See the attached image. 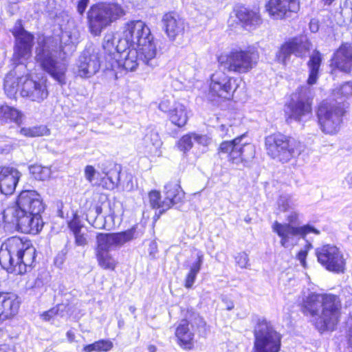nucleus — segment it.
<instances>
[{"instance_id":"obj_40","label":"nucleus","mask_w":352,"mask_h":352,"mask_svg":"<svg viewBox=\"0 0 352 352\" xmlns=\"http://www.w3.org/2000/svg\"><path fill=\"white\" fill-rule=\"evenodd\" d=\"M117 41V36L113 32H108L105 34L103 38L102 47L105 51L106 56L105 60H107V57H112L113 52L116 50L115 46Z\"/></svg>"},{"instance_id":"obj_53","label":"nucleus","mask_w":352,"mask_h":352,"mask_svg":"<svg viewBox=\"0 0 352 352\" xmlns=\"http://www.w3.org/2000/svg\"><path fill=\"white\" fill-rule=\"evenodd\" d=\"M193 140L199 144L207 146L210 143V139L205 135H199L192 133Z\"/></svg>"},{"instance_id":"obj_5","label":"nucleus","mask_w":352,"mask_h":352,"mask_svg":"<svg viewBox=\"0 0 352 352\" xmlns=\"http://www.w3.org/2000/svg\"><path fill=\"white\" fill-rule=\"evenodd\" d=\"M5 249L0 250V265L9 273L23 274L31 267L36 257V250L30 241L17 236L8 239Z\"/></svg>"},{"instance_id":"obj_63","label":"nucleus","mask_w":352,"mask_h":352,"mask_svg":"<svg viewBox=\"0 0 352 352\" xmlns=\"http://www.w3.org/2000/svg\"><path fill=\"white\" fill-rule=\"evenodd\" d=\"M66 336H67V339L70 342L74 341L75 339V334L72 330L68 331L66 333Z\"/></svg>"},{"instance_id":"obj_31","label":"nucleus","mask_w":352,"mask_h":352,"mask_svg":"<svg viewBox=\"0 0 352 352\" xmlns=\"http://www.w3.org/2000/svg\"><path fill=\"white\" fill-rule=\"evenodd\" d=\"M168 116L173 124L179 127H182L187 123L188 111L184 104L175 103L173 109L170 111Z\"/></svg>"},{"instance_id":"obj_50","label":"nucleus","mask_w":352,"mask_h":352,"mask_svg":"<svg viewBox=\"0 0 352 352\" xmlns=\"http://www.w3.org/2000/svg\"><path fill=\"white\" fill-rule=\"evenodd\" d=\"M58 311L59 309H47L43 312L40 317L44 321L54 323L55 317L58 314Z\"/></svg>"},{"instance_id":"obj_2","label":"nucleus","mask_w":352,"mask_h":352,"mask_svg":"<svg viewBox=\"0 0 352 352\" xmlns=\"http://www.w3.org/2000/svg\"><path fill=\"white\" fill-rule=\"evenodd\" d=\"M77 38H73L69 32L62 34L60 38L54 36L39 37L35 48V60L41 67L58 84L66 83L67 64L65 60V47L74 51Z\"/></svg>"},{"instance_id":"obj_18","label":"nucleus","mask_w":352,"mask_h":352,"mask_svg":"<svg viewBox=\"0 0 352 352\" xmlns=\"http://www.w3.org/2000/svg\"><path fill=\"white\" fill-rule=\"evenodd\" d=\"M76 65L78 76L89 78L94 76L101 66L98 50L91 47L85 50L79 56Z\"/></svg>"},{"instance_id":"obj_6","label":"nucleus","mask_w":352,"mask_h":352,"mask_svg":"<svg viewBox=\"0 0 352 352\" xmlns=\"http://www.w3.org/2000/svg\"><path fill=\"white\" fill-rule=\"evenodd\" d=\"M267 155L282 164L298 157L305 150L304 144L295 138L282 133H274L265 139Z\"/></svg>"},{"instance_id":"obj_34","label":"nucleus","mask_w":352,"mask_h":352,"mask_svg":"<svg viewBox=\"0 0 352 352\" xmlns=\"http://www.w3.org/2000/svg\"><path fill=\"white\" fill-rule=\"evenodd\" d=\"M321 299H322L321 294L306 289L302 291L299 302L302 308H319Z\"/></svg>"},{"instance_id":"obj_35","label":"nucleus","mask_w":352,"mask_h":352,"mask_svg":"<svg viewBox=\"0 0 352 352\" xmlns=\"http://www.w3.org/2000/svg\"><path fill=\"white\" fill-rule=\"evenodd\" d=\"M102 208L96 206L94 209H89L87 214V219L95 228L104 229L106 228L104 217L102 215Z\"/></svg>"},{"instance_id":"obj_48","label":"nucleus","mask_w":352,"mask_h":352,"mask_svg":"<svg viewBox=\"0 0 352 352\" xmlns=\"http://www.w3.org/2000/svg\"><path fill=\"white\" fill-rule=\"evenodd\" d=\"M340 14L345 21L352 22V2L346 1L340 7Z\"/></svg>"},{"instance_id":"obj_23","label":"nucleus","mask_w":352,"mask_h":352,"mask_svg":"<svg viewBox=\"0 0 352 352\" xmlns=\"http://www.w3.org/2000/svg\"><path fill=\"white\" fill-rule=\"evenodd\" d=\"M21 176V173L13 167L0 166V193L12 195Z\"/></svg>"},{"instance_id":"obj_29","label":"nucleus","mask_w":352,"mask_h":352,"mask_svg":"<svg viewBox=\"0 0 352 352\" xmlns=\"http://www.w3.org/2000/svg\"><path fill=\"white\" fill-rule=\"evenodd\" d=\"M23 120V113L19 109L8 105L0 106V124L13 122L21 125Z\"/></svg>"},{"instance_id":"obj_54","label":"nucleus","mask_w":352,"mask_h":352,"mask_svg":"<svg viewBox=\"0 0 352 352\" xmlns=\"http://www.w3.org/2000/svg\"><path fill=\"white\" fill-rule=\"evenodd\" d=\"M17 314V309H0V323Z\"/></svg>"},{"instance_id":"obj_13","label":"nucleus","mask_w":352,"mask_h":352,"mask_svg":"<svg viewBox=\"0 0 352 352\" xmlns=\"http://www.w3.org/2000/svg\"><path fill=\"white\" fill-rule=\"evenodd\" d=\"M238 87L237 78L228 76L221 70H217L210 76L208 97L211 100L217 98L230 100Z\"/></svg>"},{"instance_id":"obj_32","label":"nucleus","mask_w":352,"mask_h":352,"mask_svg":"<svg viewBox=\"0 0 352 352\" xmlns=\"http://www.w3.org/2000/svg\"><path fill=\"white\" fill-rule=\"evenodd\" d=\"M104 176L101 175L99 186L108 190H113L118 186L120 182V169L115 167L108 172L102 171Z\"/></svg>"},{"instance_id":"obj_17","label":"nucleus","mask_w":352,"mask_h":352,"mask_svg":"<svg viewBox=\"0 0 352 352\" xmlns=\"http://www.w3.org/2000/svg\"><path fill=\"white\" fill-rule=\"evenodd\" d=\"M137 238L136 228L116 233H99L96 236V248L98 251H107L120 247L124 243Z\"/></svg>"},{"instance_id":"obj_42","label":"nucleus","mask_w":352,"mask_h":352,"mask_svg":"<svg viewBox=\"0 0 352 352\" xmlns=\"http://www.w3.org/2000/svg\"><path fill=\"white\" fill-rule=\"evenodd\" d=\"M320 307L322 308H338L340 306V298L338 296L332 294H321Z\"/></svg>"},{"instance_id":"obj_16","label":"nucleus","mask_w":352,"mask_h":352,"mask_svg":"<svg viewBox=\"0 0 352 352\" xmlns=\"http://www.w3.org/2000/svg\"><path fill=\"white\" fill-rule=\"evenodd\" d=\"M318 261L328 271L342 273L346 261L342 251L336 245L327 244L316 250Z\"/></svg>"},{"instance_id":"obj_46","label":"nucleus","mask_w":352,"mask_h":352,"mask_svg":"<svg viewBox=\"0 0 352 352\" xmlns=\"http://www.w3.org/2000/svg\"><path fill=\"white\" fill-rule=\"evenodd\" d=\"M192 133L184 135L177 142L179 149L184 153L188 151L193 145Z\"/></svg>"},{"instance_id":"obj_30","label":"nucleus","mask_w":352,"mask_h":352,"mask_svg":"<svg viewBox=\"0 0 352 352\" xmlns=\"http://www.w3.org/2000/svg\"><path fill=\"white\" fill-rule=\"evenodd\" d=\"M144 142L146 152L153 156H160L162 153L160 148L162 142L158 133L151 130L144 137Z\"/></svg>"},{"instance_id":"obj_36","label":"nucleus","mask_w":352,"mask_h":352,"mask_svg":"<svg viewBox=\"0 0 352 352\" xmlns=\"http://www.w3.org/2000/svg\"><path fill=\"white\" fill-rule=\"evenodd\" d=\"M96 256L98 265L104 270H114L117 261L111 256V254L107 251H98L96 250Z\"/></svg>"},{"instance_id":"obj_44","label":"nucleus","mask_w":352,"mask_h":352,"mask_svg":"<svg viewBox=\"0 0 352 352\" xmlns=\"http://www.w3.org/2000/svg\"><path fill=\"white\" fill-rule=\"evenodd\" d=\"M85 177L92 186H98L101 174L94 166L88 165L85 168Z\"/></svg>"},{"instance_id":"obj_51","label":"nucleus","mask_w":352,"mask_h":352,"mask_svg":"<svg viewBox=\"0 0 352 352\" xmlns=\"http://www.w3.org/2000/svg\"><path fill=\"white\" fill-rule=\"evenodd\" d=\"M98 351H109L113 346V342L109 340H99L96 341Z\"/></svg>"},{"instance_id":"obj_61","label":"nucleus","mask_w":352,"mask_h":352,"mask_svg":"<svg viewBox=\"0 0 352 352\" xmlns=\"http://www.w3.org/2000/svg\"><path fill=\"white\" fill-rule=\"evenodd\" d=\"M83 351L85 352H91V351H98L96 342L91 344H87L83 347Z\"/></svg>"},{"instance_id":"obj_4","label":"nucleus","mask_w":352,"mask_h":352,"mask_svg":"<svg viewBox=\"0 0 352 352\" xmlns=\"http://www.w3.org/2000/svg\"><path fill=\"white\" fill-rule=\"evenodd\" d=\"M140 46V53L144 54L146 60H151L155 54V41L151 30L143 21H132L125 24L122 37L118 38L115 46L116 50L112 57H107V65L111 64L114 60L122 57V54L129 52L131 48Z\"/></svg>"},{"instance_id":"obj_57","label":"nucleus","mask_w":352,"mask_h":352,"mask_svg":"<svg viewBox=\"0 0 352 352\" xmlns=\"http://www.w3.org/2000/svg\"><path fill=\"white\" fill-rule=\"evenodd\" d=\"M170 101L168 100H162L159 104V109L165 113H168L170 114V111L172 110L170 109Z\"/></svg>"},{"instance_id":"obj_10","label":"nucleus","mask_w":352,"mask_h":352,"mask_svg":"<svg viewBox=\"0 0 352 352\" xmlns=\"http://www.w3.org/2000/svg\"><path fill=\"white\" fill-rule=\"evenodd\" d=\"M245 135L231 141L223 142L219 148V154H226L228 160L233 164L246 166L255 156V147L252 144L243 142Z\"/></svg>"},{"instance_id":"obj_12","label":"nucleus","mask_w":352,"mask_h":352,"mask_svg":"<svg viewBox=\"0 0 352 352\" xmlns=\"http://www.w3.org/2000/svg\"><path fill=\"white\" fill-rule=\"evenodd\" d=\"M344 109L340 103H322L317 111L318 123L322 131L326 134L337 133L341 126Z\"/></svg>"},{"instance_id":"obj_22","label":"nucleus","mask_w":352,"mask_h":352,"mask_svg":"<svg viewBox=\"0 0 352 352\" xmlns=\"http://www.w3.org/2000/svg\"><path fill=\"white\" fill-rule=\"evenodd\" d=\"M331 65L344 73L352 72V45L350 43L342 44L334 52Z\"/></svg>"},{"instance_id":"obj_60","label":"nucleus","mask_w":352,"mask_h":352,"mask_svg":"<svg viewBox=\"0 0 352 352\" xmlns=\"http://www.w3.org/2000/svg\"><path fill=\"white\" fill-rule=\"evenodd\" d=\"M234 128L232 125H228V126L226 128V132L221 133V136L222 138L224 137H232L234 134Z\"/></svg>"},{"instance_id":"obj_38","label":"nucleus","mask_w":352,"mask_h":352,"mask_svg":"<svg viewBox=\"0 0 352 352\" xmlns=\"http://www.w3.org/2000/svg\"><path fill=\"white\" fill-rule=\"evenodd\" d=\"M21 304L20 298L14 293H0V307L19 308Z\"/></svg>"},{"instance_id":"obj_26","label":"nucleus","mask_w":352,"mask_h":352,"mask_svg":"<svg viewBox=\"0 0 352 352\" xmlns=\"http://www.w3.org/2000/svg\"><path fill=\"white\" fill-rule=\"evenodd\" d=\"M194 260L186 265L188 272L185 278V287L191 288L195 282L197 274L199 273L204 261V254L202 251L195 249L192 253Z\"/></svg>"},{"instance_id":"obj_20","label":"nucleus","mask_w":352,"mask_h":352,"mask_svg":"<svg viewBox=\"0 0 352 352\" xmlns=\"http://www.w3.org/2000/svg\"><path fill=\"white\" fill-rule=\"evenodd\" d=\"M310 43L305 36L296 37L285 42L276 52V58L278 63L285 64L291 54L302 57L310 49Z\"/></svg>"},{"instance_id":"obj_41","label":"nucleus","mask_w":352,"mask_h":352,"mask_svg":"<svg viewBox=\"0 0 352 352\" xmlns=\"http://www.w3.org/2000/svg\"><path fill=\"white\" fill-rule=\"evenodd\" d=\"M29 169L30 173L37 180L44 181L50 177L51 169L49 167L35 164L30 166Z\"/></svg>"},{"instance_id":"obj_37","label":"nucleus","mask_w":352,"mask_h":352,"mask_svg":"<svg viewBox=\"0 0 352 352\" xmlns=\"http://www.w3.org/2000/svg\"><path fill=\"white\" fill-rule=\"evenodd\" d=\"M182 311H186V314H184L186 319L188 320L189 324H190L192 327L196 326L200 332L204 333L206 331V322L204 320L203 318L194 311V309H182Z\"/></svg>"},{"instance_id":"obj_19","label":"nucleus","mask_w":352,"mask_h":352,"mask_svg":"<svg viewBox=\"0 0 352 352\" xmlns=\"http://www.w3.org/2000/svg\"><path fill=\"white\" fill-rule=\"evenodd\" d=\"M305 314L313 318L316 328L320 333L333 331L339 321L340 309H302Z\"/></svg>"},{"instance_id":"obj_52","label":"nucleus","mask_w":352,"mask_h":352,"mask_svg":"<svg viewBox=\"0 0 352 352\" xmlns=\"http://www.w3.org/2000/svg\"><path fill=\"white\" fill-rule=\"evenodd\" d=\"M285 217L287 221V223H290V225L294 226V224L298 223L299 213L295 210L294 207L293 210H291L289 212H287Z\"/></svg>"},{"instance_id":"obj_14","label":"nucleus","mask_w":352,"mask_h":352,"mask_svg":"<svg viewBox=\"0 0 352 352\" xmlns=\"http://www.w3.org/2000/svg\"><path fill=\"white\" fill-rule=\"evenodd\" d=\"M157 48L156 44L155 43V54L152 59L146 60V57L144 54L140 53V46H137L135 48H131L126 54H122V57L118 60H114L111 62V64L106 65L107 69H110L116 72L117 69H124L126 71L133 72L136 69L138 66L142 62L144 65L154 68L157 65V61L156 59Z\"/></svg>"},{"instance_id":"obj_64","label":"nucleus","mask_w":352,"mask_h":352,"mask_svg":"<svg viewBox=\"0 0 352 352\" xmlns=\"http://www.w3.org/2000/svg\"><path fill=\"white\" fill-rule=\"evenodd\" d=\"M346 182L349 186V188L352 189V173L348 175L346 177Z\"/></svg>"},{"instance_id":"obj_11","label":"nucleus","mask_w":352,"mask_h":352,"mask_svg":"<svg viewBox=\"0 0 352 352\" xmlns=\"http://www.w3.org/2000/svg\"><path fill=\"white\" fill-rule=\"evenodd\" d=\"M272 231L280 238V244L285 248H292L298 244L299 240L304 239L309 233L320 234V232L314 226L307 224L295 226L290 223H282L274 221L272 226Z\"/></svg>"},{"instance_id":"obj_25","label":"nucleus","mask_w":352,"mask_h":352,"mask_svg":"<svg viewBox=\"0 0 352 352\" xmlns=\"http://www.w3.org/2000/svg\"><path fill=\"white\" fill-rule=\"evenodd\" d=\"M162 23L167 36L172 40L184 32V20L175 13L165 14L162 19Z\"/></svg>"},{"instance_id":"obj_47","label":"nucleus","mask_w":352,"mask_h":352,"mask_svg":"<svg viewBox=\"0 0 352 352\" xmlns=\"http://www.w3.org/2000/svg\"><path fill=\"white\" fill-rule=\"evenodd\" d=\"M335 96L348 98L352 96V82H346L334 90Z\"/></svg>"},{"instance_id":"obj_58","label":"nucleus","mask_w":352,"mask_h":352,"mask_svg":"<svg viewBox=\"0 0 352 352\" xmlns=\"http://www.w3.org/2000/svg\"><path fill=\"white\" fill-rule=\"evenodd\" d=\"M307 256V251L305 250H301L297 254V258L300 261V264L305 267L306 266V258Z\"/></svg>"},{"instance_id":"obj_3","label":"nucleus","mask_w":352,"mask_h":352,"mask_svg":"<svg viewBox=\"0 0 352 352\" xmlns=\"http://www.w3.org/2000/svg\"><path fill=\"white\" fill-rule=\"evenodd\" d=\"M45 205L40 194L35 190L21 192L16 201L3 212V221L23 233L36 234L43 228L41 213Z\"/></svg>"},{"instance_id":"obj_49","label":"nucleus","mask_w":352,"mask_h":352,"mask_svg":"<svg viewBox=\"0 0 352 352\" xmlns=\"http://www.w3.org/2000/svg\"><path fill=\"white\" fill-rule=\"evenodd\" d=\"M235 261L236 264L242 269L248 268L250 265L248 255L244 252L237 254L235 256Z\"/></svg>"},{"instance_id":"obj_28","label":"nucleus","mask_w":352,"mask_h":352,"mask_svg":"<svg viewBox=\"0 0 352 352\" xmlns=\"http://www.w3.org/2000/svg\"><path fill=\"white\" fill-rule=\"evenodd\" d=\"M165 196L162 206L167 210L173 205L182 201L184 197V192L178 184L170 182L165 186Z\"/></svg>"},{"instance_id":"obj_8","label":"nucleus","mask_w":352,"mask_h":352,"mask_svg":"<svg viewBox=\"0 0 352 352\" xmlns=\"http://www.w3.org/2000/svg\"><path fill=\"white\" fill-rule=\"evenodd\" d=\"M254 337L252 352L280 351L282 335L265 318H258L254 329Z\"/></svg>"},{"instance_id":"obj_7","label":"nucleus","mask_w":352,"mask_h":352,"mask_svg":"<svg viewBox=\"0 0 352 352\" xmlns=\"http://www.w3.org/2000/svg\"><path fill=\"white\" fill-rule=\"evenodd\" d=\"M126 11L118 3L102 2L93 5L87 12L89 29L94 36L101 32L113 23L124 16Z\"/></svg>"},{"instance_id":"obj_62","label":"nucleus","mask_w":352,"mask_h":352,"mask_svg":"<svg viewBox=\"0 0 352 352\" xmlns=\"http://www.w3.org/2000/svg\"><path fill=\"white\" fill-rule=\"evenodd\" d=\"M150 254H155L157 252V245L155 242H152L149 248Z\"/></svg>"},{"instance_id":"obj_33","label":"nucleus","mask_w":352,"mask_h":352,"mask_svg":"<svg viewBox=\"0 0 352 352\" xmlns=\"http://www.w3.org/2000/svg\"><path fill=\"white\" fill-rule=\"evenodd\" d=\"M322 62L321 54L319 52H314L310 56L307 63L309 68V78L307 84L313 85L316 83L318 78L319 69Z\"/></svg>"},{"instance_id":"obj_27","label":"nucleus","mask_w":352,"mask_h":352,"mask_svg":"<svg viewBox=\"0 0 352 352\" xmlns=\"http://www.w3.org/2000/svg\"><path fill=\"white\" fill-rule=\"evenodd\" d=\"M175 336L179 345L184 349H191L193 347L194 333L189 327L188 319H183L176 329Z\"/></svg>"},{"instance_id":"obj_45","label":"nucleus","mask_w":352,"mask_h":352,"mask_svg":"<svg viewBox=\"0 0 352 352\" xmlns=\"http://www.w3.org/2000/svg\"><path fill=\"white\" fill-rule=\"evenodd\" d=\"M294 207L295 205L289 197L287 195L280 196L278 200V209L280 211L287 213L289 210H293Z\"/></svg>"},{"instance_id":"obj_56","label":"nucleus","mask_w":352,"mask_h":352,"mask_svg":"<svg viewBox=\"0 0 352 352\" xmlns=\"http://www.w3.org/2000/svg\"><path fill=\"white\" fill-rule=\"evenodd\" d=\"M75 236V243L78 246H84L87 245V238L84 236V234H81V232H78L74 234Z\"/></svg>"},{"instance_id":"obj_43","label":"nucleus","mask_w":352,"mask_h":352,"mask_svg":"<svg viewBox=\"0 0 352 352\" xmlns=\"http://www.w3.org/2000/svg\"><path fill=\"white\" fill-rule=\"evenodd\" d=\"M150 205L153 208L159 209L160 213L162 214L166 210L162 206L164 201H161V195L159 191L152 190L148 194Z\"/></svg>"},{"instance_id":"obj_59","label":"nucleus","mask_w":352,"mask_h":352,"mask_svg":"<svg viewBox=\"0 0 352 352\" xmlns=\"http://www.w3.org/2000/svg\"><path fill=\"white\" fill-rule=\"evenodd\" d=\"M89 0H80L78 4V12L82 14L87 6Z\"/></svg>"},{"instance_id":"obj_39","label":"nucleus","mask_w":352,"mask_h":352,"mask_svg":"<svg viewBox=\"0 0 352 352\" xmlns=\"http://www.w3.org/2000/svg\"><path fill=\"white\" fill-rule=\"evenodd\" d=\"M20 133L25 137L36 138L49 134V129L44 125L23 127L20 129Z\"/></svg>"},{"instance_id":"obj_24","label":"nucleus","mask_w":352,"mask_h":352,"mask_svg":"<svg viewBox=\"0 0 352 352\" xmlns=\"http://www.w3.org/2000/svg\"><path fill=\"white\" fill-rule=\"evenodd\" d=\"M236 18L245 28H254L261 23V18L257 8H251L243 5H237L234 8Z\"/></svg>"},{"instance_id":"obj_55","label":"nucleus","mask_w":352,"mask_h":352,"mask_svg":"<svg viewBox=\"0 0 352 352\" xmlns=\"http://www.w3.org/2000/svg\"><path fill=\"white\" fill-rule=\"evenodd\" d=\"M69 228L74 234L76 233L80 232L82 226L80 225V221L77 218H74L69 223Z\"/></svg>"},{"instance_id":"obj_1","label":"nucleus","mask_w":352,"mask_h":352,"mask_svg":"<svg viewBox=\"0 0 352 352\" xmlns=\"http://www.w3.org/2000/svg\"><path fill=\"white\" fill-rule=\"evenodd\" d=\"M12 32L16 40L12 59L16 66L5 77V92L11 98L20 91L22 97L40 103L49 95L47 80L30 78L24 64L31 56L34 36L23 28L20 20L16 22Z\"/></svg>"},{"instance_id":"obj_21","label":"nucleus","mask_w":352,"mask_h":352,"mask_svg":"<svg viewBox=\"0 0 352 352\" xmlns=\"http://www.w3.org/2000/svg\"><path fill=\"white\" fill-rule=\"evenodd\" d=\"M265 8L274 19H283L290 17L292 13H296L300 3L298 0H269Z\"/></svg>"},{"instance_id":"obj_15","label":"nucleus","mask_w":352,"mask_h":352,"mask_svg":"<svg viewBox=\"0 0 352 352\" xmlns=\"http://www.w3.org/2000/svg\"><path fill=\"white\" fill-rule=\"evenodd\" d=\"M311 89L307 85L299 87L292 96L288 104L289 118L296 121H304L311 116Z\"/></svg>"},{"instance_id":"obj_9","label":"nucleus","mask_w":352,"mask_h":352,"mask_svg":"<svg viewBox=\"0 0 352 352\" xmlns=\"http://www.w3.org/2000/svg\"><path fill=\"white\" fill-rule=\"evenodd\" d=\"M259 55L253 47L245 50L232 51L228 54L221 55L218 58L219 65L229 72L243 74L256 66Z\"/></svg>"}]
</instances>
